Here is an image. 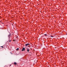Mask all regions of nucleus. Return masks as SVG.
Masks as SVG:
<instances>
[{
	"label": "nucleus",
	"mask_w": 67,
	"mask_h": 67,
	"mask_svg": "<svg viewBox=\"0 0 67 67\" xmlns=\"http://www.w3.org/2000/svg\"><path fill=\"white\" fill-rule=\"evenodd\" d=\"M11 40H9V42H11Z\"/></svg>",
	"instance_id": "obj_8"
},
{
	"label": "nucleus",
	"mask_w": 67,
	"mask_h": 67,
	"mask_svg": "<svg viewBox=\"0 0 67 67\" xmlns=\"http://www.w3.org/2000/svg\"><path fill=\"white\" fill-rule=\"evenodd\" d=\"M27 51L28 52H29V51H30V50H29V49H27Z\"/></svg>",
	"instance_id": "obj_4"
},
{
	"label": "nucleus",
	"mask_w": 67,
	"mask_h": 67,
	"mask_svg": "<svg viewBox=\"0 0 67 67\" xmlns=\"http://www.w3.org/2000/svg\"><path fill=\"white\" fill-rule=\"evenodd\" d=\"M51 37H53V36H51Z\"/></svg>",
	"instance_id": "obj_11"
},
{
	"label": "nucleus",
	"mask_w": 67,
	"mask_h": 67,
	"mask_svg": "<svg viewBox=\"0 0 67 67\" xmlns=\"http://www.w3.org/2000/svg\"><path fill=\"white\" fill-rule=\"evenodd\" d=\"M28 47H29V46H28Z\"/></svg>",
	"instance_id": "obj_14"
},
{
	"label": "nucleus",
	"mask_w": 67,
	"mask_h": 67,
	"mask_svg": "<svg viewBox=\"0 0 67 67\" xmlns=\"http://www.w3.org/2000/svg\"><path fill=\"white\" fill-rule=\"evenodd\" d=\"M44 35H45V36H46V35H46V34H44Z\"/></svg>",
	"instance_id": "obj_7"
},
{
	"label": "nucleus",
	"mask_w": 67,
	"mask_h": 67,
	"mask_svg": "<svg viewBox=\"0 0 67 67\" xmlns=\"http://www.w3.org/2000/svg\"><path fill=\"white\" fill-rule=\"evenodd\" d=\"M25 49L24 48H23V49L21 50L22 51H25Z\"/></svg>",
	"instance_id": "obj_2"
},
{
	"label": "nucleus",
	"mask_w": 67,
	"mask_h": 67,
	"mask_svg": "<svg viewBox=\"0 0 67 67\" xmlns=\"http://www.w3.org/2000/svg\"><path fill=\"white\" fill-rule=\"evenodd\" d=\"M11 34H10L8 35V37L9 38V39H10V37H11Z\"/></svg>",
	"instance_id": "obj_1"
},
{
	"label": "nucleus",
	"mask_w": 67,
	"mask_h": 67,
	"mask_svg": "<svg viewBox=\"0 0 67 67\" xmlns=\"http://www.w3.org/2000/svg\"><path fill=\"white\" fill-rule=\"evenodd\" d=\"M19 49V48H17L16 49V50L17 51H18V50Z\"/></svg>",
	"instance_id": "obj_6"
},
{
	"label": "nucleus",
	"mask_w": 67,
	"mask_h": 67,
	"mask_svg": "<svg viewBox=\"0 0 67 67\" xmlns=\"http://www.w3.org/2000/svg\"><path fill=\"white\" fill-rule=\"evenodd\" d=\"M10 66H11V65H10Z\"/></svg>",
	"instance_id": "obj_13"
},
{
	"label": "nucleus",
	"mask_w": 67,
	"mask_h": 67,
	"mask_svg": "<svg viewBox=\"0 0 67 67\" xmlns=\"http://www.w3.org/2000/svg\"><path fill=\"white\" fill-rule=\"evenodd\" d=\"M30 45V44L29 43L27 44H25V46H27V45Z\"/></svg>",
	"instance_id": "obj_3"
},
{
	"label": "nucleus",
	"mask_w": 67,
	"mask_h": 67,
	"mask_svg": "<svg viewBox=\"0 0 67 67\" xmlns=\"http://www.w3.org/2000/svg\"><path fill=\"white\" fill-rule=\"evenodd\" d=\"M1 47H3V46H1Z\"/></svg>",
	"instance_id": "obj_10"
},
{
	"label": "nucleus",
	"mask_w": 67,
	"mask_h": 67,
	"mask_svg": "<svg viewBox=\"0 0 67 67\" xmlns=\"http://www.w3.org/2000/svg\"><path fill=\"white\" fill-rule=\"evenodd\" d=\"M10 54H12V52H10Z\"/></svg>",
	"instance_id": "obj_9"
},
{
	"label": "nucleus",
	"mask_w": 67,
	"mask_h": 67,
	"mask_svg": "<svg viewBox=\"0 0 67 67\" xmlns=\"http://www.w3.org/2000/svg\"><path fill=\"white\" fill-rule=\"evenodd\" d=\"M13 41H14V40Z\"/></svg>",
	"instance_id": "obj_12"
},
{
	"label": "nucleus",
	"mask_w": 67,
	"mask_h": 67,
	"mask_svg": "<svg viewBox=\"0 0 67 67\" xmlns=\"http://www.w3.org/2000/svg\"><path fill=\"white\" fill-rule=\"evenodd\" d=\"M14 64H15V65H16V62H15L14 63Z\"/></svg>",
	"instance_id": "obj_5"
}]
</instances>
